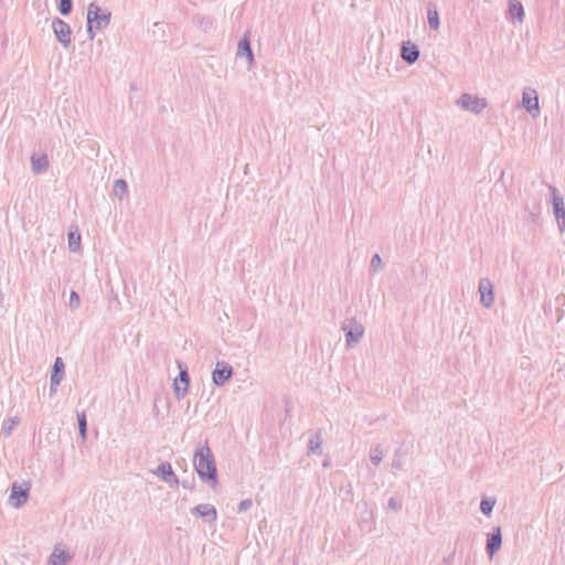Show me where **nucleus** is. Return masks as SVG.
<instances>
[{"mask_svg": "<svg viewBox=\"0 0 565 565\" xmlns=\"http://www.w3.org/2000/svg\"><path fill=\"white\" fill-rule=\"evenodd\" d=\"M194 470L199 478L214 488L217 484V469L215 459L207 443L196 448L193 457Z\"/></svg>", "mask_w": 565, "mask_h": 565, "instance_id": "f257e3e1", "label": "nucleus"}, {"mask_svg": "<svg viewBox=\"0 0 565 565\" xmlns=\"http://www.w3.org/2000/svg\"><path fill=\"white\" fill-rule=\"evenodd\" d=\"M110 12L103 11L96 2L89 3L87 8V33L88 38H95V30H104L110 23Z\"/></svg>", "mask_w": 565, "mask_h": 565, "instance_id": "f03ea898", "label": "nucleus"}, {"mask_svg": "<svg viewBox=\"0 0 565 565\" xmlns=\"http://www.w3.org/2000/svg\"><path fill=\"white\" fill-rule=\"evenodd\" d=\"M550 192H551V199L553 204V213L557 222V226L561 233L565 232V204H564V198L558 192V190L553 186L548 185Z\"/></svg>", "mask_w": 565, "mask_h": 565, "instance_id": "7ed1b4c3", "label": "nucleus"}, {"mask_svg": "<svg viewBox=\"0 0 565 565\" xmlns=\"http://www.w3.org/2000/svg\"><path fill=\"white\" fill-rule=\"evenodd\" d=\"M345 333V342L349 348L355 345L364 334V327L355 319H350L342 324Z\"/></svg>", "mask_w": 565, "mask_h": 565, "instance_id": "20e7f679", "label": "nucleus"}, {"mask_svg": "<svg viewBox=\"0 0 565 565\" xmlns=\"http://www.w3.org/2000/svg\"><path fill=\"white\" fill-rule=\"evenodd\" d=\"M52 29L56 40L63 47L67 49L72 42V29L70 24L60 18H54L52 20Z\"/></svg>", "mask_w": 565, "mask_h": 565, "instance_id": "39448f33", "label": "nucleus"}, {"mask_svg": "<svg viewBox=\"0 0 565 565\" xmlns=\"http://www.w3.org/2000/svg\"><path fill=\"white\" fill-rule=\"evenodd\" d=\"M457 105L465 110H469L478 115L487 107L488 104L484 98L463 93L457 100Z\"/></svg>", "mask_w": 565, "mask_h": 565, "instance_id": "423d86ee", "label": "nucleus"}, {"mask_svg": "<svg viewBox=\"0 0 565 565\" xmlns=\"http://www.w3.org/2000/svg\"><path fill=\"white\" fill-rule=\"evenodd\" d=\"M30 484L13 482L9 495V503L15 508H21L29 499Z\"/></svg>", "mask_w": 565, "mask_h": 565, "instance_id": "0eeeda50", "label": "nucleus"}, {"mask_svg": "<svg viewBox=\"0 0 565 565\" xmlns=\"http://www.w3.org/2000/svg\"><path fill=\"white\" fill-rule=\"evenodd\" d=\"M522 106L533 117L540 115L539 95L535 89L525 88L522 93Z\"/></svg>", "mask_w": 565, "mask_h": 565, "instance_id": "6e6552de", "label": "nucleus"}, {"mask_svg": "<svg viewBox=\"0 0 565 565\" xmlns=\"http://www.w3.org/2000/svg\"><path fill=\"white\" fill-rule=\"evenodd\" d=\"M234 374L233 367L226 362H217L212 372V381L215 386L224 385Z\"/></svg>", "mask_w": 565, "mask_h": 565, "instance_id": "1a4fd4ad", "label": "nucleus"}, {"mask_svg": "<svg viewBox=\"0 0 565 565\" xmlns=\"http://www.w3.org/2000/svg\"><path fill=\"white\" fill-rule=\"evenodd\" d=\"M480 302L484 308H490L494 301L493 284L489 278H481L478 285Z\"/></svg>", "mask_w": 565, "mask_h": 565, "instance_id": "9d476101", "label": "nucleus"}, {"mask_svg": "<svg viewBox=\"0 0 565 565\" xmlns=\"http://www.w3.org/2000/svg\"><path fill=\"white\" fill-rule=\"evenodd\" d=\"M236 55L237 57H246L248 70H250L254 66L255 58L250 46L249 32H246L244 36L239 40Z\"/></svg>", "mask_w": 565, "mask_h": 565, "instance_id": "9b49d317", "label": "nucleus"}, {"mask_svg": "<svg viewBox=\"0 0 565 565\" xmlns=\"http://www.w3.org/2000/svg\"><path fill=\"white\" fill-rule=\"evenodd\" d=\"M179 376L174 380L173 383L174 393L178 398L183 397L188 393L190 385V376L186 365L182 366V364L179 363Z\"/></svg>", "mask_w": 565, "mask_h": 565, "instance_id": "f8f14e48", "label": "nucleus"}, {"mask_svg": "<svg viewBox=\"0 0 565 565\" xmlns=\"http://www.w3.org/2000/svg\"><path fill=\"white\" fill-rule=\"evenodd\" d=\"M502 533L500 526H494L492 532L487 534L486 551L490 558L501 548Z\"/></svg>", "mask_w": 565, "mask_h": 565, "instance_id": "ddd939ff", "label": "nucleus"}, {"mask_svg": "<svg viewBox=\"0 0 565 565\" xmlns=\"http://www.w3.org/2000/svg\"><path fill=\"white\" fill-rule=\"evenodd\" d=\"M154 473L164 482L170 483L171 487L178 486L180 482L172 469V466L167 461L161 462Z\"/></svg>", "mask_w": 565, "mask_h": 565, "instance_id": "4468645a", "label": "nucleus"}, {"mask_svg": "<svg viewBox=\"0 0 565 565\" xmlns=\"http://www.w3.org/2000/svg\"><path fill=\"white\" fill-rule=\"evenodd\" d=\"M191 513L211 523L215 522L217 519V511L215 507L209 503L198 504L196 507L191 509Z\"/></svg>", "mask_w": 565, "mask_h": 565, "instance_id": "2eb2a0df", "label": "nucleus"}, {"mask_svg": "<svg viewBox=\"0 0 565 565\" xmlns=\"http://www.w3.org/2000/svg\"><path fill=\"white\" fill-rule=\"evenodd\" d=\"M401 57L407 64H414L419 57L418 46L409 41L404 42L401 49Z\"/></svg>", "mask_w": 565, "mask_h": 565, "instance_id": "dca6fc26", "label": "nucleus"}, {"mask_svg": "<svg viewBox=\"0 0 565 565\" xmlns=\"http://www.w3.org/2000/svg\"><path fill=\"white\" fill-rule=\"evenodd\" d=\"M71 559L72 555L68 552L55 546L49 557V565H66Z\"/></svg>", "mask_w": 565, "mask_h": 565, "instance_id": "f3484780", "label": "nucleus"}, {"mask_svg": "<svg viewBox=\"0 0 565 565\" xmlns=\"http://www.w3.org/2000/svg\"><path fill=\"white\" fill-rule=\"evenodd\" d=\"M31 167L34 174H41L49 168V159L45 153L31 156Z\"/></svg>", "mask_w": 565, "mask_h": 565, "instance_id": "a211bd4d", "label": "nucleus"}, {"mask_svg": "<svg viewBox=\"0 0 565 565\" xmlns=\"http://www.w3.org/2000/svg\"><path fill=\"white\" fill-rule=\"evenodd\" d=\"M65 372V365L62 358L57 356L52 366L50 382H53L54 385H60Z\"/></svg>", "mask_w": 565, "mask_h": 565, "instance_id": "6ab92c4d", "label": "nucleus"}, {"mask_svg": "<svg viewBox=\"0 0 565 565\" xmlns=\"http://www.w3.org/2000/svg\"><path fill=\"white\" fill-rule=\"evenodd\" d=\"M67 241H68V249L73 253L79 252L81 249V233L78 227L71 226L68 234H67Z\"/></svg>", "mask_w": 565, "mask_h": 565, "instance_id": "aec40b11", "label": "nucleus"}, {"mask_svg": "<svg viewBox=\"0 0 565 565\" xmlns=\"http://www.w3.org/2000/svg\"><path fill=\"white\" fill-rule=\"evenodd\" d=\"M427 19H428V24H429L430 29H433V30L439 29V26H440L439 13L437 10V6L433 2H429L427 4Z\"/></svg>", "mask_w": 565, "mask_h": 565, "instance_id": "412c9836", "label": "nucleus"}, {"mask_svg": "<svg viewBox=\"0 0 565 565\" xmlns=\"http://www.w3.org/2000/svg\"><path fill=\"white\" fill-rule=\"evenodd\" d=\"M509 13L512 18L522 22L524 19L523 4L520 1L510 0L509 1Z\"/></svg>", "mask_w": 565, "mask_h": 565, "instance_id": "4be33fe9", "label": "nucleus"}, {"mask_svg": "<svg viewBox=\"0 0 565 565\" xmlns=\"http://www.w3.org/2000/svg\"><path fill=\"white\" fill-rule=\"evenodd\" d=\"M322 444V434L320 430L316 431L311 435V437L308 440V455L316 454Z\"/></svg>", "mask_w": 565, "mask_h": 565, "instance_id": "5701e85b", "label": "nucleus"}, {"mask_svg": "<svg viewBox=\"0 0 565 565\" xmlns=\"http://www.w3.org/2000/svg\"><path fill=\"white\" fill-rule=\"evenodd\" d=\"M113 193L121 200L128 193L127 182L122 179L116 180L113 185Z\"/></svg>", "mask_w": 565, "mask_h": 565, "instance_id": "b1692460", "label": "nucleus"}, {"mask_svg": "<svg viewBox=\"0 0 565 565\" xmlns=\"http://www.w3.org/2000/svg\"><path fill=\"white\" fill-rule=\"evenodd\" d=\"M77 424L79 436L83 439V441H85L87 438V420L84 412L77 413Z\"/></svg>", "mask_w": 565, "mask_h": 565, "instance_id": "393cba45", "label": "nucleus"}, {"mask_svg": "<svg viewBox=\"0 0 565 565\" xmlns=\"http://www.w3.org/2000/svg\"><path fill=\"white\" fill-rule=\"evenodd\" d=\"M494 505L495 499L483 498L480 502V510L484 515L489 516L492 513Z\"/></svg>", "mask_w": 565, "mask_h": 565, "instance_id": "a878e982", "label": "nucleus"}, {"mask_svg": "<svg viewBox=\"0 0 565 565\" xmlns=\"http://www.w3.org/2000/svg\"><path fill=\"white\" fill-rule=\"evenodd\" d=\"M370 460L374 466H377L383 460V450L381 449V446L377 445L373 448H371L370 451Z\"/></svg>", "mask_w": 565, "mask_h": 565, "instance_id": "bb28decb", "label": "nucleus"}, {"mask_svg": "<svg viewBox=\"0 0 565 565\" xmlns=\"http://www.w3.org/2000/svg\"><path fill=\"white\" fill-rule=\"evenodd\" d=\"M526 215L525 221L529 223H535L539 218L541 207L540 205H534L532 209L529 206H525Z\"/></svg>", "mask_w": 565, "mask_h": 565, "instance_id": "cd10ccee", "label": "nucleus"}, {"mask_svg": "<svg viewBox=\"0 0 565 565\" xmlns=\"http://www.w3.org/2000/svg\"><path fill=\"white\" fill-rule=\"evenodd\" d=\"M57 9L62 15H68L73 10V0H58Z\"/></svg>", "mask_w": 565, "mask_h": 565, "instance_id": "c85d7f7f", "label": "nucleus"}, {"mask_svg": "<svg viewBox=\"0 0 565 565\" xmlns=\"http://www.w3.org/2000/svg\"><path fill=\"white\" fill-rule=\"evenodd\" d=\"M403 451L401 448L396 449L394 452L393 461H392V468L394 470H402L403 469Z\"/></svg>", "mask_w": 565, "mask_h": 565, "instance_id": "c756f323", "label": "nucleus"}, {"mask_svg": "<svg viewBox=\"0 0 565 565\" xmlns=\"http://www.w3.org/2000/svg\"><path fill=\"white\" fill-rule=\"evenodd\" d=\"M193 22L198 25L204 26L205 32L212 28V20L203 15H195L193 18Z\"/></svg>", "mask_w": 565, "mask_h": 565, "instance_id": "7c9ffc66", "label": "nucleus"}, {"mask_svg": "<svg viewBox=\"0 0 565 565\" xmlns=\"http://www.w3.org/2000/svg\"><path fill=\"white\" fill-rule=\"evenodd\" d=\"M81 305V299H79V296L76 291L72 290L71 294H70V302H68V306L72 308V309H76L78 308Z\"/></svg>", "mask_w": 565, "mask_h": 565, "instance_id": "2f4dec72", "label": "nucleus"}, {"mask_svg": "<svg viewBox=\"0 0 565 565\" xmlns=\"http://www.w3.org/2000/svg\"><path fill=\"white\" fill-rule=\"evenodd\" d=\"M252 505H253L252 499L242 500L237 507V512L238 513L246 512L247 510H249L252 508Z\"/></svg>", "mask_w": 565, "mask_h": 565, "instance_id": "473e14b6", "label": "nucleus"}, {"mask_svg": "<svg viewBox=\"0 0 565 565\" xmlns=\"http://www.w3.org/2000/svg\"><path fill=\"white\" fill-rule=\"evenodd\" d=\"M382 267V258L379 254L373 255L371 259V268L376 271Z\"/></svg>", "mask_w": 565, "mask_h": 565, "instance_id": "72a5a7b5", "label": "nucleus"}, {"mask_svg": "<svg viewBox=\"0 0 565 565\" xmlns=\"http://www.w3.org/2000/svg\"><path fill=\"white\" fill-rule=\"evenodd\" d=\"M388 508L394 511H401L402 510V503L397 501L395 498H391L387 502Z\"/></svg>", "mask_w": 565, "mask_h": 565, "instance_id": "f704fd0d", "label": "nucleus"}, {"mask_svg": "<svg viewBox=\"0 0 565 565\" xmlns=\"http://www.w3.org/2000/svg\"><path fill=\"white\" fill-rule=\"evenodd\" d=\"M10 423H11V424H9V426H8V427H7V426H3V428H2V430H3V433H4L6 435H9V434H10V431H11V429H12L13 425L15 424V422H14L13 419H10Z\"/></svg>", "mask_w": 565, "mask_h": 565, "instance_id": "c9c22d12", "label": "nucleus"}, {"mask_svg": "<svg viewBox=\"0 0 565 565\" xmlns=\"http://www.w3.org/2000/svg\"><path fill=\"white\" fill-rule=\"evenodd\" d=\"M182 487L185 489H192L193 488V481L183 480Z\"/></svg>", "mask_w": 565, "mask_h": 565, "instance_id": "e433bc0d", "label": "nucleus"}, {"mask_svg": "<svg viewBox=\"0 0 565 565\" xmlns=\"http://www.w3.org/2000/svg\"><path fill=\"white\" fill-rule=\"evenodd\" d=\"M57 386L58 385H54L53 382H50V395H53L57 392Z\"/></svg>", "mask_w": 565, "mask_h": 565, "instance_id": "4c0bfd02", "label": "nucleus"}, {"mask_svg": "<svg viewBox=\"0 0 565 565\" xmlns=\"http://www.w3.org/2000/svg\"><path fill=\"white\" fill-rule=\"evenodd\" d=\"M111 299L116 300L118 302V305L120 303L118 300V296L114 292H111Z\"/></svg>", "mask_w": 565, "mask_h": 565, "instance_id": "58836bf2", "label": "nucleus"}]
</instances>
